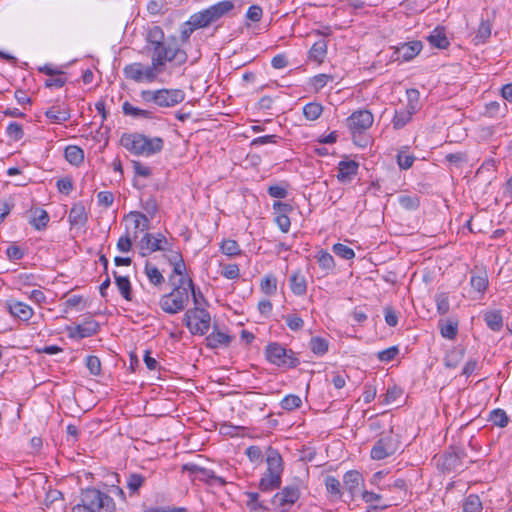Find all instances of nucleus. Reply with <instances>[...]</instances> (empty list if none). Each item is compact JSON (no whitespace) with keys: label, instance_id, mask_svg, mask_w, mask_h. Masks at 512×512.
Returning a JSON list of instances; mask_svg holds the SVG:
<instances>
[{"label":"nucleus","instance_id":"4c0bfd02","mask_svg":"<svg viewBox=\"0 0 512 512\" xmlns=\"http://www.w3.org/2000/svg\"><path fill=\"white\" fill-rule=\"evenodd\" d=\"M470 284L477 292L484 293L488 287V276L485 271L472 274Z\"/></svg>","mask_w":512,"mask_h":512},{"label":"nucleus","instance_id":"6e6552de","mask_svg":"<svg viewBox=\"0 0 512 512\" xmlns=\"http://www.w3.org/2000/svg\"><path fill=\"white\" fill-rule=\"evenodd\" d=\"M401 447L399 436L391 428L388 434L382 436L373 445L370 455L374 460H383L394 455Z\"/></svg>","mask_w":512,"mask_h":512},{"label":"nucleus","instance_id":"3c124183","mask_svg":"<svg viewBox=\"0 0 512 512\" xmlns=\"http://www.w3.org/2000/svg\"><path fill=\"white\" fill-rule=\"evenodd\" d=\"M491 36V24L489 21H482L476 31L475 40L477 43H484Z\"/></svg>","mask_w":512,"mask_h":512},{"label":"nucleus","instance_id":"a19ab883","mask_svg":"<svg viewBox=\"0 0 512 512\" xmlns=\"http://www.w3.org/2000/svg\"><path fill=\"white\" fill-rule=\"evenodd\" d=\"M323 112L321 104L310 102L303 107V114L307 120L314 121L318 119Z\"/></svg>","mask_w":512,"mask_h":512},{"label":"nucleus","instance_id":"2f4dec72","mask_svg":"<svg viewBox=\"0 0 512 512\" xmlns=\"http://www.w3.org/2000/svg\"><path fill=\"white\" fill-rule=\"evenodd\" d=\"M65 159L72 165L79 166L84 161V151L76 145H69L64 150Z\"/></svg>","mask_w":512,"mask_h":512},{"label":"nucleus","instance_id":"37998d69","mask_svg":"<svg viewBox=\"0 0 512 512\" xmlns=\"http://www.w3.org/2000/svg\"><path fill=\"white\" fill-rule=\"evenodd\" d=\"M220 249L227 256H237L242 253L239 244L233 239H225L222 241Z\"/></svg>","mask_w":512,"mask_h":512},{"label":"nucleus","instance_id":"20e7f679","mask_svg":"<svg viewBox=\"0 0 512 512\" xmlns=\"http://www.w3.org/2000/svg\"><path fill=\"white\" fill-rule=\"evenodd\" d=\"M81 503L73 507V512H79L81 509L87 512H115L116 504L111 496L96 489L89 487L81 491Z\"/></svg>","mask_w":512,"mask_h":512},{"label":"nucleus","instance_id":"c85d7f7f","mask_svg":"<svg viewBox=\"0 0 512 512\" xmlns=\"http://www.w3.org/2000/svg\"><path fill=\"white\" fill-rule=\"evenodd\" d=\"M486 325L495 332H498L503 327V317L500 310L486 311L483 315Z\"/></svg>","mask_w":512,"mask_h":512},{"label":"nucleus","instance_id":"4be33fe9","mask_svg":"<svg viewBox=\"0 0 512 512\" xmlns=\"http://www.w3.org/2000/svg\"><path fill=\"white\" fill-rule=\"evenodd\" d=\"M422 49V43L420 41H411L403 43L397 48L398 57L404 61H409L417 56Z\"/></svg>","mask_w":512,"mask_h":512},{"label":"nucleus","instance_id":"c03bdc74","mask_svg":"<svg viewBox=\"0 0 512 512\" xmlns=\"http://www.w3.org/2000/svg\"><path fill=\"white\" fill-rule=\"evenodd\" d=\"M145 477L139 473H131L127 478V488L131 493H137L145 482Z\"/></svg>","mask_w":512,"mask_h":512},{"label":"nucleus","instance_id":"052dcab7","mask_svg":"<svg viewBox=\"0 0 512 512\" xmlns=\"http://www.w3.org/2000/svg\"><path fill=\"white\" fill-rule=\"evenodd\" d=\"M399 204L407 210H416L420 205V201L416 196L403 195L399 197Z\"/></svg>","mask_w":512,"mask_h":512},{"label":"nucleus","instance_id":"680f3d73","mask_svg":"<svg viewBox=\"0 0 512 512\" xmlns=\"http://www.w3.org/2000/svg\"><path fill=\"white\" fill-rule=\"evenodd\" d=\"M463 353V349L450 351L445 357V365L449 368H455L462 358Z\"/></svg>","mask_w":512,"mask_h":512},{"label":"nucleus","instance_id":"c756f323","mask_svg":"<svg viewBox=\"0 0 512 512\" xmlns=\"http://www.w3.org/2000/svg\"><path fill=\"white\" fill-rule=\"evenodd\" d=\"M438 326L442 337L449 340L456 338L458 333V321L452 319L440 320Z\"/></svg>","mask_w":512,"mask_h":512},{"label":"nucleus","instance_id":"a878e982","mask_svg":"<svg viewBox=\"0 0 512 512\" xmlns=\"http://www.w3.org/2000/svg\"><path fill=\"white\" fill-rule=\"evenodd\" d=\"M112 275L115 280V284L123 296V298L127 301L132 300V286L129 278L127 276H120L117 271H113Z\"/></svg>","mask_w":512,"mask_h":512},{"label":"nucleus","instance_id":"72a5a7b5","mask_svg":"<svg viewBox=\"0 0 512 512\" xmlns=\"http://www.w3.org/2000/svg\"><path fill=\"white\" fill-rule=\"evenodd\" d=\"M45 116L54 123L66 122L70 119V113L67 109L60 106H52L46 112Z\"/></svg>","mask_w":512,"mask_h":512},{"label":"nucleus","instance_id":"423d86ee","mask_svg":"<svg viewBox=\"0 0 512 512\" xmlns=\"http://www.w3.org/2000/svg\"><path fill=\"white\" fill-rule=\"evenodd\" d=\"M266 360L277 367L293 369L300 364V360L292 349H287L278 342H270L264 349Z\"/></svg>","mask_w":512,"mask_h":512},{"label":"nucleus","instance_id":"6e6d98bb","mask_svg":"<svg viewBox=\"0 0 512 512\" xmlns=\"http://www.w3.org/2000/svg\"><path fill=\"white\" fill-rule=\"evenodd\" d=\"M6 133L14 141H19L24 136L22 125L18 122H11L6 128Z\"/></svg>","mask_w":512,"mask_h":512},{"label":"nucleus","instance_id":"7c9ffc66","mask_svg":"<svg viewBox=\"0 0 512 512\" xmlns=\"http://www.w3.org/2000/svg\"><path fill=\"white\" fill-rule=\"evenodd\" d=\"M122 110L124 115L131 116L133 118H144V119H153L154 113L151 110L140 109L134 107L128 101H125L122 105Z\"/></svg>","mask_w":512,"mask_h":512},{"label":"nucleus","instance_id":"13d9d810","mask_svg":"<svg viewBox=\"0 0 512 512\" xmlns=\"http://www.w3.org/2000/svg\"><path fill=\"white\" fill-rule=\"evenodd\" d=\"M86 367L88 368L89 372L94 376H98L101 374V361L97 356L89 355L86 358Z\"/></svg>","mask_w":512,"mask_h":512},{"label":"nucleus","instance_id":"e433bc0d","mask_svg":"<svg viewBox=\"0 0 512 512\" xmlns=\"http://www.w3.org/2000/svg\"><path fill=\"white\" fill-rule=\"evenodd\" d=\"M487 420L497 427L504 428L510 419L503 409L496 408L489 413Z\"/></svg>","mask_w":512,"mask_h":512},{"label":"nucleus","instance_id":"412c9836","mask_svg":"<svg viewBox=\"0 0 512 512\" xmlns=\"http://www.w3.org/2000/svg\"><path fill=\"white\" fill-rule=\"evenodd\" d=\"M125 218L132 219L133 229L130 233L134 240L138 238L139 231H146L149 229V219L141 212L132 211Z\"/></svg>","mask_w":512,"mask_h":512},{"label":"nucleus","instance_id":"49530a36","mask_svg":"<svg viewBox=\"0 0 512 512\" xmlns=\"http://www.w3.org/2000/svg\"><path fill=\"white\" fill-rule=\"evenodd\" d=\"M302 405V400L298 395L289 394L285 396L281 401V407L284 410L292 411L297 408H300Z\"/></svg>","mask_w":512,"mask_h":512},{"label":"nucleus","instance_id":"f8f14e48","mask_svg":"<svg viewBox=\"0 0 512 512\" xmlns=\"http://www.w3.org/2000/svg\"><path fill=\"white\" fill-rule=\"evenodd\" d=\"M346 121L351 133L355 135L369 129L373 124L374 117L368 110H358L353 112Z\"/></svg>","mask_w":512,"mask_h":512},{"label":"nucleus","instance_id":"4468645a","mask_svg":"<svg viewBox=\"0 0 512 512\" xmlns=\"http://www.w3.org/2000/svg\"><path fill=\"white\" fill-rule=\"evenodd\" d=\"M100 325L92 318L86 319L83 323L75 326H68V337L75 340L91 337L98 333Z\"/></svg>","mask_w":512,"mask_h":512},{"label":"nucleus","instance_id":"79ce46f5","mask_svg":"<svg viewBox=\"0 0 512 512\" xmlns=\"http://www.w3.org/2000/svg\"><path fill=\"white\" fill-rule=\"evenodd\" d=\"M324 483L326 490L330 495L337 498L342 496L341 483L336 477L328 475L326 476Z\"/></svg>","mask_w":512,"mask_h":512},{"label":"nucleus","instance_id":"a211bd4d","mask_svg":"<svg viewBox=\"0 0 512 512\" xmlns=\"http://www.w3.org/2000/svg\"><path fill=\"white\" fill-rule=\"evenodd\" d=\"M69 223L72 227L82 228L88 221V214L82 202L73 204L69 211Z\"/></svg>","mask_w":512,"mask_h":512},{"label":"nucleus","instance_id":"ea45409f","mask_svg":"<svg viewBox=\"0 0 512 512\" xmlns=\"http://www.w3.org/2000/svg\"><path fill=\"white\" fill-rule=\"evenodd\" d=\"M329 342L322 337H312L309 342L310 350L316 355H324L328 351Z\"/></svg>","mask_w":512,"mask_h":512},{"label":"nucleus","instance_id":"774afa93","mask_svg":"<svg viewBox=\"0 0 512 512\" xmlns=\"http://www.w3.org/2000/svg\"><path fill=\"white\" fill-rule=\"evenodd\" d=\"M245 454L251 462H260L263 459V453L259 446H249L246 449Z\"/></svg>","mask_w":512,"mask_h":512},{"label":"nucleus","instance_id":"09e8293b","mask_svg":"<svg viewBox=\"0 0 512 512\" xmlns=\"http://www.w3.org/2000/svg\"><path fill=\"white\" fill-rule=\"evenodd\" d=\"M481 510H482V503L480 501V498L477 495H469L463 504V511L464 512H481Z\"/></svg>","mask_w":512,"mask_h":512},{"label":"nucleus","instance_id":"338daca9","mask_svg":"<svg viewBox=\"0 0 512 512\" xmlns=\"http://www.w3.org/2000/svg\"><path fill=\"white\" fill-rule=\"evenodd\" d=\"M286 324L292 331H298L304 326V321L301 317L297 315H287L285 317Z\"/></svg>","mask_w":512,"mask_h":512},{"label":"nucleus","instance_id":"473e14b6","mask_svg":"<svg viewBox=\"0 0 512 512\" xmlns=\"http://www.w3.org/2000/svg\"><path fill=\"white\" fill-rule=\"evenodd\" d=\"M415 113L416 112H412L411 109L407 107L396 110L392 119L394 129L398 130L403 128L407 123L410 122L412 115Z\"/></svg>","mask_w":512,"mask_h":512},{"label":"nucleus","instance_id":"6ab92c4d","mask_svg":"<svg viewBox=\"0 0 512 512\" xmlns=\"http://www.w3.org/2000/svg\"><path fill=\"white\" fill-rule=\"evenodd\" d=\"M359 164L354 160H343L338 164L337 179L342 183H348L358 172Z\"/></svg>","mask_w":512,"mask_h":512},{"label":"nucleus","instance_id":"aec40b11","mask_svg":"<svg viewBox=\"0 0 512 512\" xmlns=\"http://www.w3.org/2000/svg\"><path fill=\"white\" fill-rule=\"evenodd\" d=\"M344 487L350 494L351 499L356 496L359 486L363 483L362 475L356 470L347 471L343 477Z\"/></svg>","mask_w":512,"mask_h":512},{"label":"nucleus","instance_id":"4d7b16f0","mask_svg":"<svg viewBox=\"0 0 512 512\" xmlns=\"http://www.w3.org/2000/svg\"><path fill=\"white\" fill-rule=\"evenodd\" d=\"M437 311L441 315L448 313L450 309L449 299L446 293H440L435 296Z\"/></svg>","mask_w":512,"mask_h":512},{"label":"nucleus","instance_id":"393cba45","mask_svg":"<svg viewBox=\"0 0 512 512\" xmlns=\"http://www.w3.org/2000/svg\"><path fill=\"white\" fill-rule=\"evenodd\" d=\"M427 40L432 46L438 49H446L450 45V42L445 34V30L442 27H436L427 37Z\"/></svg>","mask_w":512,"mask_h":512},{"label":"nucleus","instance_id":"864d4df0","mask_svg":"<svg viewBox=\"0 0 512 512\" xmlns=\"http://www.w3.org/2000/svg\"><path fill=\"white\" fill-rule=\"evenodd\" d=\"M332 251L339 257L350 260L355 257V252L350 247L342 244V243H336L332 247Z\"/></svg>","mask_w":512,"mask_h":512},{"label":"nucleus","instance_id":"39448f33","mask_svg":"<svg viewBox=\"0 0 512 512\" xmlns=\"http://www.w3.org/2000/svg\"><path fill=\"white\" fill-rule=\"evenodd\" d=\"M234 8V4L230 0L220 1L207 9L194 13L190 16V24L194 28L201 29L206 28L210 24L218 21L225 14L230 12Z\"/></svg>","mask_w":512,"mask_h":512},{"label":"nucleus","instance_id":"b1692460","mask_svg":"<svg viewBox=\"0 0 512 512\" xmlns=\"http://www.w3.org/2000/svg\"><path fill=\"white\" fill-rule=\"evenodd\" d=\"M290 288L294 295L303 296L307 292V282L305 276L298 270L289 278Z\"/></svg>","mask_w":512,"mask_h":512},{"label":"nucleus","instance_id":"9d476101","mask_svg":"<svg viewBox=\"0 0 512 512\" xmlns=\"http://www.w3.org/2000/svg\"><path fill=\"white\" fill-rule=\"evenodd\" d=\"M123 73L127 79L135 82H153L157 79L158 74L155 70H151V65L144 66L140 62H134L124 67Z\"/></svg>","mask_w":512,"mask_h":512},{"label":"nucleus","instance_id":"69168bd1","mask_svg":"<svg viewBox=\"0 0 512 512\" xmlns=\"http://www.w3.org/2000/svg\"><path fill=\"white\" fill-rule=\"evenodd\" d=\"M38 212H39V215L34 217L32 223H33V226L35 227V229L42 230L47 226V224L49 222V215L43 209L38 210Z\"/></svg>","mask_w":512,"mask_h":512},{"label":"nucleus","instance_id":"dca6fc26","mask_svg":"<svg viewBox=\"0 0 512 512\" xmlns=\"http://www.w3.org/2000/svg\"><path fill=\"white\" fill-rule=\"evenodd\" d=\"M173 289L170 295L182 303L185 308L189 302V289L193 287V280L189 277L179 278L177 283H172Z\"/></svg>","mask_w":512,"mask_h":512},{"label":"nucleus","instance_id":"c9c22d12","mask_svg":"<svg viewBox=\"0 0 512 512\" xmlns=\"http://www.w3.org/2000/svg\"><path fill=\"white\" fill-rule=\"evenodd\" d=\"M327 54V42L324 39H321L317 42H315L310 51H309V57L317 62H322Z\"/></svg>","mask_w":512,"mask_h":512},{"label":"nucleus","instance_id":"7ed1b4c3","mask_svg":"<svg viewBox=\"0 0 512 512\" xmlns=\"http://www.w3.org/2000/svg\"><path fill=\"white\" fill-rule=\"evenodd\" d=\"M266 471L261 477L258 487L262 492L279 489L282 484L284 462L277 449L269 446L266 451Z\"/></svg>","mask_w":512,"mask_h":512},{"label":"nucleus","instance_id":"0eeeda50","mask_svg":"<svg viewBox=\"0 0 512 512\" xmlns=\"http://www.w3.org/2000/svg\"><path fill=\"white\" fill-rule=\"evenodd\" d=\"M211 316L204 307L188 309L183 317V323L193 335H204L210 328Z\"/></svg>","mask_w":512,"mask_h":512},{"label":"nucleus","instance_id":"f257e3e1","mask_svg":"<svg viewBox=\"0 0 512 512\" xmlns=\"http://www.w3.org/2000/svg\"><path fill=\"white\" fill-rule=\"evenodd\" d=\"M145 41L144 49L151 57V70H155L158 75L165 71L167 63L179 67L188 60L186 51L177 44L176 36L166 39L160 26L149 28Z\"/></svg>","mask_w":512,"mask_h":512},{"label":"nucleus","instance_id":"f03ea898","mask_svg":"<svg viewBox=\"0 0 512 512\" xmlns=\"http://www.w3.org/2000/svg\"><path fill=\"white\" fill-rule=\"evenodd\" d=\"M120 144L136 156H151L161 152L164 148L163 138H150L138 132L124 133L120 138Z\"/></svg>","mask_w":512,"mask_h":512},{"label":"nucleus","instance_id":"cd10ccee","mask_svg":"<svg viewBox=\"0 0 512 512\" xmlns=\"http://www.w3.org/2000/svg\"><path fill=\"white\" fill-rule=\"evenodd\" d=\"M206 340L207 345L215 349L220 346H228L232 341V337L221 331H213L207 336Z\"/></svg>","mask_w":512,"mask_h":512},{"label":"nucleus","instance_id":"5fc2aeb1","mask_svg":"<svg viewBox=\"0 0 512 512\" xmlns=\"http://www.w3.org/2000/svg\"><path fill=\"white\" fill-rule=\"evenodd\" d=\"M133 236L130 233V230L126 228V232L123 236H121L117 241V248L120 252L126 253L129 252L132 248Z\"/></svg>","mask_w":512,"mask_h":512},{"label":"nucleus","instance_id":"ddd939ff","mask_svg":"<svg viewBox=\"0 0 512 512\" xmlns=\"http://www.w3.org/2000/svg\"><path fill=\"white\" fill-rule=\"evenodd\" d=\"M169 240L162 233H145L139 242V246L142 250L141 255L147 256L156 251L165 249V245Z\"/></svg>","mask_w":512,"mask_h":512},{"label":"nucleus","instance_id":"58836bf2","mask_svg":"<svg viewBox=\"0 0 512 512\" xmlns=\"http://www.w3.org/2000/svg\"><path fill=\"white\" fill-rule=\"evenodd\" d=\"M245 495L248 497L246 502L247 507L251 512H265L268 511V508L263 505L262 502L259 501V494L257 492H245Z\"/></svg>","mask_w":512,"mask_h":512},{"label":"nucleus","instance_id":"2eb2a0df","mask_svg":"<svg viewBox=\"0 0 512 512\" xmlns=\"http://www.w3.org/2000/svg\"><path fill=\"white\" fill-rule=\"evenodd\" d=\"M185 93L181 89H159L158 107L168 108L183 102Z\"/></svg>","mask_w":512,"mask_h":512},{"label":"nucleus","instance_id":"f3484780","mask_svg":"<svg viewBox=\"0 0 512 512\" xmlns=\"http://www.w3.org/2000/svg\"><path fill=\"white\" fill-rule=\"evenodd\" d=\"M5 306L9 313L22 321H28L33 316V309L20 301H6Z\"/></svg>","mask_w":512,"mask_h":512},{"label":"nucleus","instance_id":"de8ad7c7","mask_svg":"<svg viewBox=\"0 0 512 512\" xmlns=\"http://www.w3.org/2000/svg\"><path fill=\"white\" fill-rule=\"evenodd\" d=\"M260 287L263 293L266 295H273L277 290V280L273 275L265 276L260 283Z\"/></svg>","mask_w":512,"mask_h":512},{"label":"nucleus","instance_id":"bb28decb","mask_svg":"<svg viewBox=\"0 0 512 512\" xmlns=\"http://www.w3.org/2000/svg\"><path fill=\"white\" fill-rule=\"evenodd\" d=\"M144 273L147 276L149 282L157 288H160L165 283V278L160 270L149 261L145 263Z\"/></svg>","mask_w":512,"mask_h":512},{"label":"nucleus","instance_id":"9b49d317","mask_svg":"<svg viewBox=\"0 0 512 512\" xmlns=\"http://www.w3.org/2000/svg\"><path fill=\"white\" fill-rule=\"evenodd\" d=\"M182 471H187L190 476H193V480L198 479L209 485L217 483L219 486L223 487L228 483L224 478L215 475L212 470L201 467L194 463L184 464L182 466Z\"/></svg>","mask_w":512,"mask_h":512},{"label":"nucleus","instance_id":"603ef678","mask_svg":"<svg viewBox=\"0 0 512 512\" xmlns=\"http://www.w3.org/2000/svg\"><path fill=\"white\" fill-rule=\"evenodd\" d=\"M407 105L405 107L411 109L412 112H416L419 109L420 93L417 89H407Z\"/></svg>","mask_w":512,"mask_h":512},{"label":"nucleus","instance_id":"f704fd0d","mask_svg":"<svg viewBox=\"0 0 512 512\" xmlns=\"http://www.w3.org/2000/svg\"><path fill=\"white\" fill-rule=\"evenodd\" d=\"M442 466L447 471H456L462 468L463 463L459 460V454H455L450 448L443 456Z\"/></svg>","mask_w":512,"mask_h":512},{"label":"nucleus","instance_id":"1a4fd4ad","mask_svg":"<svg viewBox=\"0 0 512 512\" xmlns=\"http://www.w3.org/2000/svg\"><path fill=\"white\" fill-rule=\"evenodd\" d=\"M300 488L298 484L285 486L281 491L274 494L271 504L275 511L286 512L300 498Z\"/></svg>","mask_w":512,"mask_h":512},{"label":"nucleus","instance_id":"a18cd8bd","mask_svg":"<svg viewBox=\"0 0 512 512\" xmlns=\"http://www.w3.org/2000/svg\"><path fill=\"white\" fill-rule=\"evenodd\" d=\"M161 252L163 253L162 256L169 262V264L183 259L181 252L178 249H174L170 241L165 245V249L161 250Z\"/></svg>","mask_w":512,"mask_h":512},{"label":"nucleus","instance_id":"5701e85b","mask_svg":"<svg viewBox=\"0 0 512 512\" xmlns=\"http://www.w3.org/2000/svg\"><path fill=\"white\" fill-rule=\"evenodd\" d=\"M159 306L165 313L171 315L177 314L185 309L182 303L173 298L170 293L161 296Z\"/></svg>","mask_w":512,"mask_h":512},{"label":"nucleus","instance_id":"8fccbe9b","mask_svg":"<svg viewBox=\"0 0 512 512\" xmlns=\"http://www.w3.org/2000/svg\"><path fill=\"white\" fill-rule=\"evenodd\" d=\"M317 258V262L319 264V266L325 270H332L334 269L335 267V262H334V258L333 256L324 251V250H321L318 255L316 256Z\"/></svg>","mask_w":512,"mask_h":512},{"label":"nucleus","instance_id":"e2e57ef3","mask_svg":"<svg viewBox=\"0 0 512 512\" xmlns=\"http://www.w3.org/2000/svg\"><path fill=\"white\" fill-rule=\"evenodd\" d=\"M221 274L230 280L237 279L240 276L239 266L237 264L224 265Z\"/></svg>","mask_w":512,"mask_h":512},{"label":"nucleus","instance_id":"0e129e2a","mask_svg":"<svg viewBox=\"0 0 512 512\" xmlns=\"http://www.w3.org/2000/svg\"><path fill=\"white\" fill-rule=\"evenodd\" d=\"M398 353H399L398 347L391 346L385 350L378 352L377 357L382 362H390L397 356Z\"/></svg>","mask_w":512,"mask_h":512},{"label":"nucleus","instance_id":"bf43d9fd","mask_svg":"<svg viewBox=\"0 0 512 512\" xmlns=\"http://www.w3.org/2000/svg\"><path fill=\"white\" fill-rule=\"evenodd\" d=\"M415 161V157L412 154H405L403 151H400L397 154V164L400 169L407 170L412 167Z\"/></svg>","mask_w":512,"mask_h":512}]
</instances>
